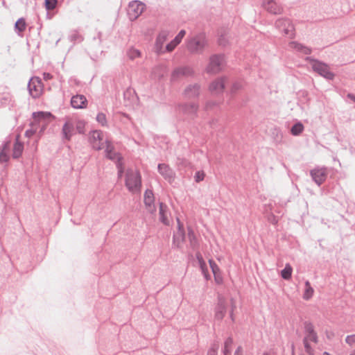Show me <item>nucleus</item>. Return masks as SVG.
<instances>
[{
    "label": "nucleus",
    "instance_id": "obj_1",
    "mask_svg": "<svg viewBox=\"0 0 355 355\" xmlns=\"http://www.w3.org/2000/svg\"><path fill=\"white\" fill-rule=\"evenodd\" d=\"M89 142L92 145V147L96 150H101L106 147L105 152L106 156L114 161H116L117 164V168L119 169V175L121 176L123 172V168L122 166L121 157L120 155L112 152V146L110 142L106 141L105 146L103 141L102 132L98 130L92 131L89 135Z\"/></svg>",
    "mask_w": 355,
    "mask_h": 355
},
{
    "label": "nucleus",
    "instance_id": "obj_2",
    "mask_svg": "<svg viewBox=\"0 0 355 355\" xmlns=\"http://www.w3.org/2000/svg\"><path fill=\"white\" fill-rule=\"evenodd\" d=\"M125 186L132 193H139L141 191V180L138 171L128 170L125 175Z\"/></svg>",
    "mask_w": 355,
    "mask_h": 355
},
{
    "label": "nucleus",
    "instance_id": "obj_3",
    "mask_svg": "<svg viewBox=\"0 0 355 355\" xmlns=\"http://www.w3.org/2000/svg\"><path fill=\"white\" fill-rule=\"evenodd\" d=\"M55 119V116L49 112H37L33 114L32 125L37 127L40 132H43L47 125Z\"/></svg>",
    "mask_w": 355,
    "mask_h": 355
},
{
    "label": "nucleus",
    "instance_id": "obj_4",
    "mask_svg": "<svg viewBox=\"0 0 355 355\" xmlns=\"http://www.w3.org/2000/svg\"><path fill=\"white\" fill-rule=\"evenodd\" d=\"M145 9V5L139 1H133L130 3L128 10V14L131 20L137 19Z\"/></svg>",
    "mask_w": 355,
    "mask_h": 355
},
{
    "label": "nucleus",
    "instance_id": "obj_5",
    "mask_svg": "<svg viewBox=\"0 0 355 355\" xmlns=\"http://www.w3.org/2000/svg\"><path fill=\"white\" fill-rule=\"evenodd\" d=\"M223 64V57L220 55H213L209 59V62L206 68V71L209 73H218Z\"/></svg>",
    "mask_w": 355,
    "mask_h": 355
},
{
    "label": "nucleus",
    "instance_id": "obj_6",
    "mask_svg": "<svg viewBox=\"0 0 355 355\" xmlns=\"http://www.w3.org/2000/svg\"><path fill=\"white\" fill-rule=\"evenodd\" d=\"M28 89L33 98L40 96L43 92V85L41 80L37 77L32 78L28 83Z\"/></svg>",
    "mask_w": 355,
    "mask_h": 355
},
{
    "label": "nucleus",
    "instance_id": "obj_7",
    "mask_svg": "<svg viewBox=\"0 0 355 355\" xmlns=\"http://www.w3.org/2000/svg\"><path fill=\"white\" fill-rule=\"evenodd\" d=\"M205 45L206 40L205 37L200 35L190 40L187 44V48L191 52H198L202 51Z\"/></svg>",
    "mask_w": 355,
    "mask_h": 355
},
{
    "label": "nucleus",
    "instance_id": "obj_8",
    "mask_svg": "<svg viewBox=\"0 0 355 355\" xmlns=\"http://www.w3.org/2000/svg\"><path fill=\"white\" fill-rule=\"evenodd\" d=\"M318 342V338L317 333L306 334L303 340V343L305 351L309 355H314V349L312 344H317Z\"/></svg>",
    "mask_w": 355,
    "mask_h": 355
},
{
    "label": "nucleus",
    "instance_id": "obj_9",
    "mask_svg": "<svg viewBox=\"0 0 355 355\" xmlns=\"http://www.w3.org/2000/svg\"><path fill=\"white\" fill-rule=\"evenodd\" d=\"M227 303L226 300L223 297H218V301L214 311V318L216 320L220 321L224 318L227 313Z\"/></svg>",
    "mask_w": 355,
    "mask_h": 355
},
{
    "label": "nucleus",
    "instance_id": "obj_10",
    "mask_svg": "<svg viewBox=\"0 0 355 355\" xmlns=\"http://www.w3.org/2000/svg\"><path fill=\"white\" fill-rule=\"evenodd\" d=\"M312 68L315 71L325 78L331 80L333 79L334 76V73L329 71L328 66L323 63L315 61L312 64Z\"/></svg>",
    "mask_w": 355,
    "mask_h": 355
},
{
    "label": "nucleus",
    "instance_id": "obj_11",
    "mask_svg": "<svg viewBox=\"0 0 355 355\" xmlns=\"http://www.w3.org/2000/svg\"><path fill=\"white\" fill-rule=\"evenodd\" d=\"M277 26L286 35L292 37L295 34L293 25L288 19H279L277 21Z\"/></svg>",
    "mask_w": 355,
    "mask_h": 355
},
{
    "label": "nucleus",
    "instance_id": "obj_12",
    "mask_svg": "<svg viewBox=\"0 0 355 355\" xmlns=\"http://www.w3.org/2000/svg\"><path fill=\"white\" fill-rule=\"evenodd\" d=\"M225 80L223 78L216 79L213 81L209 87V92L213 95H217L222 93L224 90Z\"/></svg>",
    "mask_w": 355,
    "mask_h": 355
},
{
    "label": "nucleus",
    "instance_id": "obj_13",
    "mask_svg": "<svg viewBox=\"0 0 355 355\" xmlns=\"http://www.w3.org/2000/svg\"><path fill=\"white\" fill-rule=\"evenodd\" d=\"M158 170L159 173L169 182L173 181L175 173L168 165L159 164L158 165Z\"/></svg>",
    "mask_w": 355,
    "mask_h": 355
},
{
    "label": "nucleus",
    "instance_id": "obj_14",
    "mask_svg": "<svg viewBox=\"0 0 355 355\" xmlns=\"http://www.w3.org/2000/svg\"><path fill=\"white\" fill-rule=\"evenodd\" d=\"M74 121L71 119H67L62 127V134L67 141H69L74 133Z\"/></svg>",
    "mask_w": 355,
    "mask_h": 355
},
{
    "label": "nucleus",
    "instance_id": "obj_15",
    "mask_svg": "<svg viewBox=\"0 0 355 355\" xmlns=\"http://www.w3.org/2000/svg\"><path fill=\"white\" fill-rule=\"evenodd\" d=\"M311 175L313 180L318 184H321L326 179L327 171L324 168H315L311 171Z\"/></svg>",
    "mask_w": 355,
    "mask_h": 355
},
{
    "label": "nucleus",
    "instance_id": "obj_16",
    "mask_svg": "<svg viewBox=\"0 0 355 355\" xmlns=\"http://www.w3.org/2000/svg\"><path fill=\"white\" fill-rule=\"evenodd\" d=\"M71 104L76 109H84L87 107V101L83 95H76L71 98Z\"/></svg>",
    "mask_w": 355,
    "mask_h": 355
},
{
    "label": "nucleus",
    "instance_id": "obj_17",
    "mask_svg": "<svg viewBox=\"0 0 355 355\" xmlns=\"http://www.w3.org/2000/svg\"><path fill=\"white\" fill-rule=\"evenodd\" d=\"M263 6L268 12L272 14H280L282 11V7L272 0H265Z\"/></svg>",
    "mask_w": 355,
    "mask_h": 355
},
{
    "label": "nucleus",
    "instance_id": "obj_18",
    "mask_svg": "<svg viewBox=\"0 0 355 355\" xmlns=\"http://www.w3.org/2000/svg\"><path fill=\"white\" fill-rule=\"evenodd\" d=\"M186 34L185 31L182 30L178 35L175 37V39L171 41L169 44H168L166 46L167 51L171 52L173 51L175 46L180 43L182 38L184 37Z\"/></svg>",
    "mask_w": 355,
    "mask_h": 355
},
{
    "label": "nucleus",
    "instance_id": "obj_19",
    "mask_svg": "<svg viewBox=\"0 0 355 355\" xmlns=\"http://www.w3.org/2000/svg\"><path fill=\"white\" fill-rule=\"evenodd\" d=\"M168 36V33L166 31H162L158 35L155 43V47L157 52L160 53L162 51L163 44L166 41Z\"/></svg>",
    "mask_w": 355,
    "mask_h": 355
},
{
    "label": "nucleus",
    "instance_id": "obj_20",
    "mask_svg": "<svg viewBox=\"0 0 355 355\" xmlns=\"http://www.w3.org/2000/svg\"><path fill=\"white\" fill-rule=\"evenodd\" d=\"M198 106L196 103L184 104L180 106V111L184 114L191 115L196 113Z\"/></svg>",
    "mask_w": 355,
    "mask_h": 355
},
{
    "label": "nucleus",
    "instance_id": "obj_21",
    "mask_svg": "<svg viewBox=\"0 0 355 355\" xmlns=\"http://www.w3.org/2000/svg\"><path fill=\"white\" fill-rule=\"evenodd\" d=\"M19 136L17 137L12 148V157L15 159L19 157L21 155L24 150L23 143L19 141Z\"/></svg>",
    "mask_w": 355,
    "mask_h": 355
},
{
    "label": "nucleus",
    "instance_id": "obj_22",
    "mask_svg": "<svg viewBox=\"0 0 355 355\" xmlns=\"http://www.w3.org/2000/svg\"><path fill=\"white\" fill-rule=\"evenodd\" d=\"M167 211H168L167 206L165 204H164L163 202H161L159 204V219L165 225L169 224V220H168V218L167 216Z\"/></svg>",
    "mask_w": 355,
    "mask_h": 355
},
{
    "label": "nucleus",
    "instance_id": "obj_23",
    "mask_svg": "<svg viewBox=\"0 0 355 355\" xmlns=\"http://www.w3.org/2000/svg\"><path fill=\"white\" fill-rule=\"evenodd\" d=\"M314 289L311 286L309 282L306 281L304 284V291L303 293L302 297L305 300H309L313 295Z\"/></svg>",
    "mask_w": 355,
    "mask_h": 355
},
{
    "label": "nucleus",
    "instance_id": "obj_24",
    "mask_svg": "<svg viewBox=\"0 0 355 355\" xmlns=\"http://www.w3.org/2000/svg\"><path fill=\"white\" fill-rule=\"evenodd\" d=\"M197 259H198V263H199V266L200 267V269H201V270H202L205 277L207 279H210V275H209L207 267L205 261H204V259H203V258L202 257L201 255H198L197 256Z\"/></svg>",
    "mask_w": 355,
    "mask_h": 355
},
{
    "label": "nucleus",
    "instance_id": "obj_25",
    "mask_svg": "<svg viewBox=\"0 0 355 355\" xmlns=\"http://www.w3.org/2000/svg\"><path fill=\"white\" fill-rule=\"evenodd\" d=\"M154 195L152 191L146 190L144 193V203L145 205L150 208L154 203Z\"/></svg>",
    "mask_w": 355,
    "mask_h": 355
},
{
    "label": "nucleus",
    "instance_id": "obj_26",
    "mask_svg": "<svg viewBox=\"0 0 355 355\" xmlns=\"http://www.w3.org/2000/svg\"><path fill=\"white\" fill-rule=\"evenodd\" d=\"M9 150H10V145H9V144H6L0 152V162H6L8 161Z\"/></svg>",
    "mask_w": 355,
    "mask_h": 355
},
{
    "label": "nucleus",
    "instance_id": "obj_27",
    "mask_svg": "<svg viewBox=\"0 0 355 355\" xmlns=\"http://www.w3.org/2000/svg\"><path fill=\"white\" fill-rule=\"evenodd\" d=\"M289 46L291 49L302 52L303 53L306 55L311 53V50L309 48L303 46L302 44L296 43L295 42H291L289 44Z\"/></svg>",
    "mask_w": 355,
    "mask_h": 355
},
{
    "label": "nucleus",
    "instance_id": "obj_28",
    "mask_svg": "<svg viewBox=\"0 0 355 355\" xmlns=\"http://www.w3.org/2000/svg\"><path fill=\"white\" fill-rule=\"evenodd\" d=\"M293 268L290 264H286L284 269L281 272V275L284 279H290L292 275Z\"/></svg>",
    "mask_w": 355,
    "mask_h": 355
},
{
    "label": "nucleus",
    "instance_id": "obj_29",
    "mask_svg": "<svg viewBox=\"0 0 355 355\" xmlns=\"http://www.w3.org/2000/svg\"><path fill=\"white\" fill-rule=\"evenodd\" d=\"M15 30H17L19 33H21L26 30V23L23 18L19 19L15 26Z\"/></svg>",
    "mask_w": 355,
    "mask_h": 355
},
{
    "label": "nucleus",
    "instance_id": "obj_30",
    "mask_svg": "<svg viewBox=\"0 0 355 355\" xmlns=\"http://www.w3.org/2000/svg\"><path fill=\"white\" fill-rule=\"evenodd\" d=\"M304 130V125L301 123H295L291 128V134L294 136H297Z\"/></svg>",
    "mask_w": 355,
    "mask_h": 355
},
{
    "label": "nucleus",
    "instance_id": "obj_31",
    "mask_svg": "<svg viewBox=\"0 0 355 355\" xmlns=\"http://www.w3.org/2000/svg\"><path fill=\"white\" fill-rule=\"evenodd\" d=\"M128 55L130 59L134 60L141 57V52L138 49L131 48L128 51Z\"/></svg>",
    "mask_w": 355,
    "mask_h": 355
},
{
    "label": "nucleus",
    "instance_id": "obj_32",
    "mask_svg": "<svg viewBox=\"0 0 355 355\" xmlns=\"http://www.w3.org/2000/svg\"><path fill=\"white\" fill-rule=\"evenodd\" d=\"M189 73V69L187 68H179L175 69L172 74L173 78H178L182 75H185Z\"/></svg>",
    "mask_w": 355,
    "mask_h": 355
},
{
    "label": "nucleus",
    "instance_id": "obj_33",
    "mask_svg": "<svg viewBox=\"0 0 355 355\" xmlns=\"http://www.w3.org/2000/svg\"><path fill=\"white\" fill-rule=\"evenodd\" d=\"M74 125H76V130L79 133H83L85 127V122L83 120H77L74 121Z\"/></svg>",
    "mask_w": 355,
    "mask_h": 355
},
{
    "label": "nucleus",
    "instance_id": "obj_34",
    "mask_svg": "<svg viewBox=\"0 0 355 355\" xmlns=\"http://www.w3.org/2000/svg\"><path fill=\"white\" fill-rule=\"evenodd\" d=\"M199 87L197 85L193 86L191 88H188L186 90L187 95L190 97L192 96H197L198 94Z\"/></svg>",
    "mask_w": 355,
    "mask_h": 355
},
{
    "label": "nucleus",
    "instance_id": "obj_35",
    "mask_svg": "<svg viewBox=\"0 0 355 355\" xmlns=\"http://www.w3.org/2000/svg\"><path fill=\"white\" fill-rule=\"evenodd\" d=\"M345 343L351 347L355 346V334L347 335L345 339Z\"/></svg>",
    "mask_w": 355,
    "mask_h": 355
},
{
    "label": "nucleus",
    "instance_id": "obj_36",
    "mask_svg": "<svg viewBox=\"0 0 355 355\" xmlns=\"http://www.w3.org/2000/svg\"><path fill=\"white\" fill-rule=\"evenodd\" d=\"M57 0H45V6L47 10H53L57 5Z\"/></svg>",
    "mask_w": 355,
    "mask_h": 355
},
{
    "label": "nucleus",
    "instance_id": "obj_37",
    "mask_svg": "<svg viewBox=\"0 0 355 355\" xmlns=\"http://www.w3.org/2000/svg\"><path fill=\"white\" fill-rule=\"evenodd\" d=\"M209 263L210 268L212 270L213 274H216L217 272H220V270L218 266L214 262V261H213L212 259H210L209 261Z\"/></svg>",
    "mask_w": 355,
    "mask_h": 355
},
{
    "label": "nucleus",
    "instance_id": "obj_38",
    "mask_svg": "<svg viewBox=\"0 0 355 355\" xmlns=\"http://www.w3.org/2000/svg\"><path fill=\"white\" fill-rule=\"evenodd\" d=\"M97 121L101 123L102 125H106V116L103 113H98L96 116Z\"/></svg>",
    "mask_w": 355,
    "mask_h": 355
},
{
    "label": "nucleus",
    "instance_id": "obj_39",
    "mask_svg": "<svg viewBox=\"0 0 355 355\" xmlns=\"http://www.w3.org/2000/svg\"><path fill=\"white\" fill-rule=\"evenodd\" d=\"M304 329H305L306 334L316 333L314 330L313 325L310 322H305Z\"/></svg>",
    "mask_w": 355,
    "mask_h": 355
},
{
    "label": "nucleus",
    "instance_id": "obj_40",
    "mask_svg": "<svg viewBox=\"0 0 355 355\" xmlns=\"http://www.w3.org/2000/svg\"><path fill=\"white\" fill-rule=\"evenodd\" d=\"M31 129L27 130L25 132V135L28 137H32L38 130L37 127H35V125H32V123L31 124Z\"/></svg>",
    "mask_w": 355,
    "mask_h": 355
},
{
    "label": "nucleus",
    "instance_id": "obj_41",
    "mask_svg": "<svg viewBox=\"0 0 355 355\" xmlns=\"http://www.w3.org/2000/svg\"><path fill=\"white\" fill-rule=\"evenodd\" d=\"M205 176V173L203 171H198L196 173L194 178H195L196 182H199L204 180Z\"/></svg>",
    "mask_w": 355,
    "mask_h": 355
},
{
    "label": "nucleus",
    "instance_id": "obj_42",
    "mask_svg": "<svg viewBox=\"0 0 355 355\" xmlns=\"http://www.w3.org/2000/svg\"><path fill=\"white\" fill-rule=\"evenodd\" d=\"M214 280L217 284H222L223 282V278L221 274V272L214 274Z\"/></svg>",
    "mask_w": 355,
    "mask_h": 355
},
{
    "label": "nucleus",
    "instance_id": "obj_43",
    "mask_svg": "<svg viewBox=\"0 0 355 355\" xmlns=\"http://www.w3.org/2000/svg\"><path fill=\"white\" fill-rule=\"evenodd\" d=\"M232 343H233V341H232V340L231 338H228L225 341V355H228V354H230L229 352H228V348L231 347Z\"/></svg>",
    "mask_w": 355,
    "mask_h": 355
},
{
    "label": "nucleus",
    "instance_id": "obj_44",
    "mask_svg": "<svg viewBox=\"0 0 355 355\" xmlns=\"http://www.w3.org/2000/svg\"><path fill=\"white\" fill-rule=\"evenodd\" d=\"M268 220L273 225H276L278 223V219L273 214H271L270 216H268Z\"/></svg>",
    "mask_w": 355,
    "mask_h": 355
},
{
    "label": "nucleus",
    "instance_id": "obj_45",
    "mask_svg": "<svg viewBox=\"0 0 355 355\" xmlns=\"http://www.w3.org/2000/svg\"><path fill=\"white\" fill-rule=\"evenodd\" d=\"M175 241H176L178 239H180V240H183L184 239V233L180 231V232H178L175 236V238H174Z\"/></svg>",
    "mask_w": 355,
    "mask_h": 355
},
{
    "label": "nucleus",
    "instance_id": "obj_46",
    "mask_svg": "<svg viewBox=\"0 0 355 355\" xmlns=\"http://www.w3.org/2000/svg\"><path fill=\"white\" fill-rule=\"evenodd\" d=\"M43 78L45 80H51L53 78V76L51 74H50L49 73H44Z\"/></svg>",
    "mask_w": 355,
    "mask_h": 355
},
{
    "label": "nucleus",
    "instance_id": "obj_47",
    "mask_svg": "<svg viewBox=\"0 0 355 355\" xmlns=\"http://www.w3.org/2000/svg\"><path fill=\"white\" fill-rule=\"evenodd\" d=\"M234 355H242V348L239 347L236 350Z\"/></svg>",
    "mask_w": 355,
    "mask_h": 355
},
{
    "label": "nucleus",
    "instance_id": "obj_48",
    "mask_svg": "<svg viewBox=\"0 0 355 355\" xmlns=\"http://www.w3.org/2000/svg\"><path fill=\"white\" fill-rule=\"evenodd\" d=\"M234 307H235V306L234 304V302H232V310L230 311V317H231L232 320H234V313H233V312H234Z\"/></svg>",
    "mask_w": 355,
    "mask_h": 355
},
{
    "label": "nucleus",
    "instance_id": "obj_49",
    "mask_svg": "<svg viewBox=\"0 0 355 355\" xmlns=\"http://www.w3.org/2000/svg\"><path fill=\"white\" fill-rule=\"evenodd\" d=\"M207 355H216V351L212 349L208 352Z\"/></svg>",
    "mask_w": 355,
    "mask_h": 355
},
{
    "label": "nucleus",
    "instance_id": "obj_50",
    "mask_svg": "<svg viewBox=\"0 0 355 355\" xmlns=\"http://www.w3.org/2000/svg\"><path fill=\"white\" fill-rule=\"evenodd\" d=\"M349 355H355V349H352V350L350 352Z\"/></svg>",
    "mask_w": 355,
    "mask_h": 355
}]
</instances>
